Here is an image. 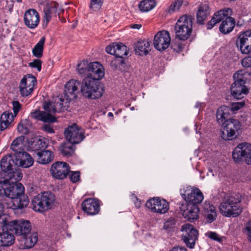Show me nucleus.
I'll list each match as a JSON object with an SVG mask.
<instances>
[{
    "instance_id": "f257e3e1",
    "label": "nucleus",
    "mask_w": 251,
    "mask_h": 251,
    "mask_svg": "<svg viewBox=\"0 0 251 251\" xmlns=\"http://www.w3.org/2000/svg\"><path fill=\"white\" fill-rule=\"evenodd\" d=\"M80 83L71 79L65 85L64 95L56 97L53 102H45L44 109L50 114L67 110L71 100L77 98Z\"/></svg>"
},
{
    "instance_id": "f03ea898",
    "label": "nucleus",
    "mask_w": 251,
    "mask_h": 251,
    "mask_svg": "<svg viewBox=\"0 0 251 251\" xmlns=\"http://www.w3.org/2000/svg\"><path fill=\"white\" fill-rule=\"evenodd\" d=\"M243 198L240 193H233L225 196L219 205V210L223 216L236 217L242 212L241 205Z\"/></svg>"
},
{
    "instance_id": "7ed1b4c3",
    "label": "nucleus",
    "mask_w": 251,
    "mask_h": 251,
    "mask_svg": "<svg viewBox=\"0 0 251 251\" xmlns=\"http://www.w3.org/2000/svg\"><path fill=\"white\" fill-rule=\"evenodd\" d=\"M0 229L9 230L20 237H25L31 231L30 222L23 219L9 221V218L5 215L0 217Z\"/></svg>"
},
{
    "instance_id": "20e7f679",
    "label": "nucleus",
    "mask_w": 251,
    "mask_h": 251,
    "mask_svg": "<svg viewBox=\"0 0 251 251\" xmlns=\"http://www.w3.org/2000/svg\"><path fill=\"white\" fill-rule=\"evenodd\" d=\"M5 196L12 199L14 209H23L26 207L29 202L28 197L25 195V188L20 183H13L8 181L6 184Z\"/></svg>"
},
{
    "instance_id": "39448f33",
    "label": "nucleus",
    "mask_w": 251,
    "mask_h": 251,
    "mask_svg": "<svg viewBox=\"0 0 251 251\" xmlns=\"http://www.w3.org/2000/svg\"><path fill=\"white\" fill-rule=\"evenodd\" d=\"M80 83L78 87L79 92L82 96L90 99L100 98L104 93V89L100 82L89 78H84L82 82L75 80Z\"/></svg>"
},
{
    "instance_id": "423d86ee",
    "label": "nucleus",
    "mask_w": 251,
    "mask_h": 251,
    "mask_svg": "<svg viewBox=\"0 0 251 251\" xmlns=\"http://www.w3.org/2000/svg\"><path fill=\"white\" fill-rule=\"evenodd\" d=\"M192 20L190 16L183 15L179 18L175 27L176 39L185 41L189 38L192 31Z\"/></svg>"
},
{
    "instance_id": "0eeeda50",
    "label": "nucleus",
    "mask_w": 251,
    "mask_h": 251,
    "mask_svg": "<svg viewBox=\"0 0 251 251\" xmlns=\"http://www.w3.org/2000/svg\"><path fill=\"white\" fill-rule=\"evenodd\" d=\"M55 201L54 195L50 191H46L35 196L32 201L33 209L43 212L51 208Z\"/></svg>"
},
{
    "instance_id": "6e6552de",
    "label": "nucleus",
    "mask_w": 251,
    "mask_h": 251,
    "mask_svg": "<svg viewBox=\"0 0 251 251\" xmlns=\"http://www.w3.org/2000/svg\"><path fill=\"white\" fill-rule=\"evenodd\" d=\"M243 157L246 163L251 165V144L244 142L239 144L232 152V158L235 162H240Z\"/></svg>"
},
{
    "instance_id": "1a4fd4ad",
    "label": "nucleus",
    "mask_w": 251,
    "mask_h": 251,
    "mask_svg": "<svg viewBox=\"0 0 251 251\" xmlns=\"http://www.w3.org/2000/svg\"><path fill=\"white\" fill-rule=\"evenodd\" d=\"M224 131L223 138L226 140H231L237 136L236 134L240 129L241 125L238 120L228 119L223 124Z\"/></svg>"
},
{
    "instance_id": "9d476101",
    "label": "nucleus",
    "mask_w": 251,
    "mask_h": 251,
    "mask_svg": "<svg viewBox=\"0 0 251 251\" xmlns=\"http://www.w3.org/2000/svg\"><path fill=\"white\" fill-rule=\"evenodd\" d=\"M183 232L182 239L187 247L193 249L194 248L196 240L198 238V231L194 228L192 225L186 224L181 227Z\"/></svg>"
},
{
    "instance_id": "9b49d317",
    "label": "nucleus",
    "mask_w": 251,
    "mask_h": 251,
    "mask_svg": "<svg viewBox=\"0 0 251 251\" xmlns=\"http://www.w3.org/2000/svg\"><path fill=\"white\" fill-rule=\"evenodd\" d=\"M66 140L74 144H78L85 138L83 130L76 124L68 126L64 132Z\"/></svg>"
},
{
    "instance_id": "f8f14e48",
    "label": "nucleus",
    "mask_w": 251,
    "mask_h": 251,
    "mask_svg": "<svg viewBox=\"0 0 251 251\" xmlns=\"http://www.w3.org/2000/svg\"><path fill=\"white\" fill-rule=\"evenodd\" d=\"M171 43V37L169 32L162 30L158 31L154 36L153 44L158 51H163L167 49Z\"/></svg>"
},
{
    "instance_id": "ddd939ff",
    "label": "nucleus",
    "mask_w": 251,
    "mask_h": 251,
    "mask_svg": "<svg viewBox=\"0 0 251 251\" xmlns=\"http://www.w3.org/2000/svg\"><path fill=\"white\" fill-rule=\"evenodd\" d=\"M146 206L152 212L160 214L166 213L169 208V203L164 199L153 198L147 201Z\"/></svg>"
},
{
    "instance_id": "4468645a",
    "label": "nucleus",
    "mask_w": 251,
    "mask_h": 251,
    "mask_svg": "<svg viewBox=\"0 0 251 251\" xmlns=\"http://www.w3.org/2000/svg\"><path fill=\"white\" fill-rule=\"evenodd\" d=\"M69 165L65 162L57 161L53 163L50 169L52 176L58 179L66 177L70 172Z\"/></svg>"
},
{
    "instance_id": "2eb2a0df",
    "label": "nucleus",
    "mask_w": 251,
    "mask_h": 251,
    "mask_svg": "<svg viewBox=\"0 0 251 251\" xmlns=\"http://www.w3.org/2000/svg\"><path fill=\"white\" fill-rule=\"evenodd\" d=\"M179 208L182 216L188 221L193 222L198 219L200 212L198 205L185 203H182Z\"/></svg>"
},
{
    "instance_id": "dca6fc26",
    "label": "nucleus",
    "mask_w": 251,
    "mask_h": 251,
    "mask_svg": "<svg viewBox=\"0 0 251 251\" xmlns=\"http://www.w3.org/2000/svg\"><path fill=\"white\" fill-rule=\"evenodd\" d=\"M236 46L243 54L251 52V31L248 30L240 34L236 41Z\"/></svg>"
},
{
    "instance_id": "f3484780",
    "label": "nucleus",
    "mask_w": 251,
    "mask_h": 251,
    "mask_svg": "<svg viewBox=\"0 0 251 251\" xmlns=\"http://www.w3.org/2000/svg\"><path fill=\"white\" fill-rule=\"evenodd\" d=\"M232 14V10L229 8L221 9L215 12L211 20L206 25L207 29H212L217 24L224 21L226 18H229Z\"/></svg>"
},
{
    "instance_id": "a211bd4d",
    "label": "nucleus",
    "mask_w": 251,
    "mask_h": 251,
    "mask_svg": "<svg viewBox=\"0 0 251 251\" xmlns=\"http://www.w3.org/2000/svg\"><path fill=\"white\" fill-rule=\"evenodd\" d=\"M105 50L115 57L125 58L128 54L127 47L122 43H113L106 47Z\"/></svg>"
},
{
    "instance_id": "6ab92c4d",
    "label": "nucleus",
    "mask_w": 251,
    "mask_h": 251,
    "mask_svg": "<svg viewBox=\"0 0 251 251\" xmlns=\"http://www.w3.org/2000/svg\"><path fill=\"white\" fill-rule=\"evenodd\" d=\"M15 160V165L17 167L28 168L33 163V159L31 156L24 151L13 154Z\"/></svg>"
},
{
    "instance_id": "aec40b11",
    "label": "nucleus",
    "mask_w": 251,
    "mask_h": 251,
    "mask_svg": "<svg viewBox=\"0 0 251 251\" xmlns=\"http://www.w3.org/2000/svg\"><path fill=\"white\" fill-rule=\"evenodd\" d=\"M59 4L55 1H51L50 3L47 4L44 8V13L43 26H46L52 16H56L59 15L60 9L58 8Z\"/></svg>"
},
{
    "instance_id": "412c9836",
    "label": "nucleus",
    "mask_w": 251,
    "mask_h": 251,
    "mask_svg": "<svg viewBox=\"0 0 251 251\" xmlns=\"http://www.w3.org/2000/svg\"><path fill=\"white\" fill-rule=\"evenodd\" d=\"M24 23L30 29L37 26L40 21V16L38 12L33 9L25 11L24 15Z\"/></svg>"
},
{
    "instance_id": "4be33fe9",
    "label": "nucleus",
    "mask_w": 251,
    "mask_h": 251,
    "mask_svg": "<svg viewBox=\"0 0 251 251\" xmlns=\"http://www.w3.org/2000/svg\"><path fill=\"white\" fill-rule=\"evenodd\" d=\"M82 210L88 215H96L100 211L99 201L96 199L88 198L82 203Z\"/></svg>"
},
{
    "instance_id": "5701e85b",
    "label": "nucleus",
    "mask_w": 251,
    "mask_h": 251,
    "mask_svg": "<svg viewBox=\"0 0 251 251\" xmlns=\"http://www.w3.org/2000/svg\"><path fill=\"white\" fill-rule=\"evenodd\" d=\"M183 198L186 200L185 203L198 205L203 200V196L201 192L198 188L192 189L191 192L187 195H182Z\"/></svg>"
},
{
    "instance_id": "b1692460",
    "label": "nucleus",
    "mask_w": 251,
    "mask_h": 251,
    "mask_svg": "<svg viewBox=\"0 0 251 251\" xmlns=\"http://www.w3.org/2000/svg\"><path fill=\"white\" fill-rule=\"evenodd\" d=\"M230 91L232 96L238 100L243 98L249 93V89L245 85L236 80L231 85Z\"/></svg>"
},
{
    "instance_id": "393cba45",
    "label": "nucleus",
    "mask_w": 251,
    "mask_h": 251,
    "mask_svg": "<svg viewBox=\"0 0 251 251\" xmlns=\"http://www.w3.org/2000/svg\"><path fill=\"white\" fill-rule=\"evenodd\" d=\"M90 65V73L89 77L90 79L98 81L104 76V69L100 63L98 62H91Z\"/></svg>"
},
{
    "instance_id": "a878e982",
    "label": "nucleus",
    "mask_w": 251,
    "mask_h": 251,
    "mask_svg": "<svg viewBox=\"0 0 251 251\" xmlns=\"http://www.w3.org/2000/svg\"><path fill=\"white\" fill-rule=\"evenodd\" d=\"M0 166L2 171L7 174L9 172L16 170L15 160L13 154L5 155L1 160Z\"/></svg>"
},
{
    "instance_id": "bb28decb",
    "label": "nucleus",
    "mask_w": 251,
    "mask_h": 251,
    "mask_svg": "<svg viewBox=\"0 0 251 251\" xmlns=\"http://www.w3.org/2000/svg\"><path fill=\"white\" fill-rule=\"evenodd\" d=\"M30 116L33 119L42 121L45 123H53L56 121V118L47 111L36 110L30 113Z\"/></svg>"
},
{
    "instance_id": "cd10ccee",
    "label": "nucleus",
    "mask_w": 251,
    "mask_h": 251,
    "mask_svg": "<svg viewBox=\"0 0 251 251\" xmlns=\"http://www.w3.org/2000/svg\"><path fill=\"white\" fill-rule=\"evenodd\" d=\"M230 111V107L226 105H222L217 109L216 118V121L219 125L222 126L224 122L228 120Z\"/></svg>"
},
{
    "instance_id": "c85d7f7f",
    "label": "nucleus",
    "mask_w": 251,
    "mask_h": 251,
    "mask_svg": "<svg viewBox=\"0 0 251 251\" xmlns=\"http://www.w3.org/2000/svg\"><path fill=\"white\" fill-rule=\"evenodd\" d=\"M235 19L231 16L223 21L219 26L220 31L223 34L231 32L235 25Z\"/></svg>"
},
{
    "instance_id": "c756f323",
    "label": "nucleus",
    "mask_w": 251,
    "mask_h": 251,
    "mask_svg": "<svg viewBox=\"0 0 251 251\" xmlns=\"http://www.w3.org/2000/svg\"><path fill=\"white\" fill-rule=\"evenodd\" d=\"M151 42L146 40L139 41L134 44L136 54L139 55H146L151 50Z\"/></svg>"
},
{
    "instance_id": "7c9ffc66",
    "label": "nucleus",
    "mask_w": 251,
    "mask_h": 251,
    "mask_svg": "<svg viewBox=\"0 0 251 251\" xmlns=\"http://www.w3.org/2000/svg\"><path fill=\"white\" fill-rule=\"evenodd\" d=\"M37 162L40 164H46L50 162L53 158L52 152L49 150H42L36 152Z\"/></svg>"
},
{
    "instance_id": "2f4dec72",
    "label": "nucleus",
    "mask_w": 251,
    "mask_h": 251,
    "mask_svg": "<svg viewBox=\"0 0 251 251\" xmlns=\"http://www.w3.org/2000/svg\"><path fill=\"white\" fill-rule=\"evenodd\" d=\"M9 230H2L0 233V246L7 247L12 245L15 241L13 233H9Z\"/></svg>"
},
{
    "instance_id": "473e14b6",
    "label": "nucleus",
    "mask_w": 251,
    "mask_h": 251,
    "mask_svg": "<svg viewBox=\"0 0 251 251\" xmlns=\"http://www.w3.org/2000/svg\"><path fill=\"white\" fill-rule=\"evenodd\" d=\"M21 242L24 244V247L26 249L32 248L38 240V235L36 232H29L25 237H20Z\"/></svg>"
},
{
    "instance_id": "72a5a7b5",
    "label": "nucleus",
    "mask_w": 251,
    "mask_h": 251,
    "mask_svg": "<svg viewBox=\"0 0 251 251\" xmlns=\"http://www.w3.org/2000/svg\"><path fill=\"white\" fill-rule=\"evenodd\" d=\"M74 144L67 141L60 144L58 151L64 156H71L75 152V147Z\"/></svg>"
},
{
    "instance_id": "f704fd0d",
    "label": "nucleus",
    "mask_w": 251,
    "mask_h": 251,
    "mask_svg": "<svg viewBox=\"0 0 251 251\" xmlns=\"http://www.w3.org/2000/svg\"><path fill=\"white\" fill-rule=\"evenodd\" d=\"M210 15L209 6L207 4H203L199 7L197 14V22L199 24L202 25L208 16Z\"/></svg>"
},
{
    "instance_id": "c9c22d12",
    "label": "nucleus",
    "mask_w": 251,
    "mask_h": 251,
    "mask_svg": "<svg viewBox=\"0 0 251 251\" xmlns=\"http://www.w3.org/2000/svg\"><path fill=\"white\" fill-rule=\"evenodd\" d=\"M21 82H22V91H23L22 93L25 94L23 87L27 85V87H28L30 92H32L37 81L36 78L34 76L30 74H27L24 76Z\"/></svg>"
},
{
    "instance_id": "e433bc0d",
    "label": "nucleus",
    "mask_w": 251,
    "mask_h": 251,
    "mask_svg": "<svg viewBox=\"0 0 251 251\" xmlns=\"http://www.w3.org/2000/svg\"><path fill=\"white\" fill-rule=\"evenodd\" d=\"M234 80L241 82L244 85L248 81L251 80V71L248 72L244 70L237 71L233 75Z\"/></svg>"
},
{
    "instance_id": "4c0bfd02",
    "label": "nucleus",
    "mask_w": 251,
    "mask_h": 251,
    "mask_svg": "<svg viewBox=\"0 0 251 251\" xmlns=\"http://www.w3.org/2000/svg\"><path fill=\"white\" fill-rule=\"evenodd\" d=\"M14 116L12 113L5 111L1 115L0 118L1 131L6 129L13 120Z\"/></svg>"
},
{
    "instance_id": "58836bf2",
    "label": "nucleus",
    "mask_w": 251,
    "mask_h": 251,
    "mask_svg": "<svg viewBox=\"0 0 251 251\" xmlns=\"http://www.w3.org/2000/svg\"><path fill=\"white\" fill-rule=\"evenodd\" d=\"M25 141V136H20L15 138L11 143V149L14 151V153H17L24 151L23 143Z\"/></svg>"
},
{
    "instance_id": "ea45409f",
    "label": "nucleus",
    "mask_w": 251,
    "mask_h": 251,
    "mask_svg": "<svg viewBox=\"0 0 251 251\" xmlns=\"http://www.w3.org/2000/svg\"><path fill=\"white\" fill-rule=\"evenodd\" d=\"M45 42V37H42L40 40L32 49L33 55L37 58H40L43 55L44 46Z\"/></svg>"
},
{
    "instance_id": "a19ab883",
    "label": "nucleus",
    "mask_w": 251,
    "mask_h": 251,
    "mask_svg": "<svg viewBox=\"0 0 251 251\" xmlns=\"http://www.w3.org/2000/svg\"><path fill=\"white\" fill-rule=\"evenodd\" d=\"M125 58L116 57L110 61L111 67L115 70H124L125 69L126 63Z\"/></svg>"
},
{
    "instance_id": "79ce46f5",
    "label": "nucleus",
    "mask_w": 251,
    "mask_h": 251,
    "mask_svg": "<svg viewBox=\"0 0 251 251\" xmlns=\"http://www.w3.org/2000/svg\"><path fill=\"white\" fill-rule=\"evenodd\" d=\"M22 177V174L19 172L16 168V170L9 172L7 174L4 175V178L11 183H15L20 180Z\"/></svg>"
},
{
    "instance_id": "37998d69",
    "label": "nucleus",
    "mask_w": 251,
    "mask_h": 251,
    "mask_svg": "<svg viewBox=\"0 0 251 251\" xmlns=\"http://www.w3.org/2000/svg\"><path fill=\"white\" fill-rule=\"evenodd\" d=\"M155 5L154 0H143L140 2L139 7L142 12H148L154 8Z\"/></svg>"
},
{
    "instance_id": "c03bdc74",
    "label": "nucleus",
    "mask_w": 251,
    "mask_h": 251,
    "mask_svg": "<svg viewBox=\"0 0 251 251\" xmlns=\"http://www.w3.org/2000/svg\"><path fill=\"white\" fill-rule=\"evenodd\" d=\"M31 145L32 149L37 151L47 147L46 142L40 139H35Z\"/></svg>"
},
{
    "instance_id": "a18cd8bd",
    "label": "nucleus",
    "mask_w": 251,
    "mask_h": 251,
    "mask_svg": "<svg viewBox=\"0 0 251 251\" xmlns=\"http://www.w3.org/2000/svg\"><path fill=\"white\" fill-rule=\"evenodd\" d=\"M176 222L175 219L170 218L168 219L164 224L163 229L167 233H170L175 228Z\"/></svg>"
},
{
    "instance_id": "49530a36",
    "label": "nucleus",
    "mask_w": 251,
    "mask_h": 251,
    "mask_svg": "<svg viewBox=\"0 0 251 251\" xmlns=\"http://www.w3.org/2000/svg\"><path fill=\"white\" fill-rule=\"evenodd\" d=\"M28 123L27 120L21 121L18 125V131L23 134H27L29 132V130L26 126Z\"/></svg>"
},
{
    "instance_id": "de8ad7c7",
    "label": "nucleus",
    "mask_w": 251,
    "mask_h": 251,
    "mask_svg": "<svg viewBox=\"0 0 251 251\" xmlns=\"http://www.w3.org/2000/svg\"><path fill=\"white\" fill-rule=\"evenodd\" d=\"M88 61L87 60H82L79 63H78L77 65V73L79 75L82 76H85V74H86V67L88 68Z\"/></svg>"
},
{
    "instance_id": "09e8293b",
    "label": "nucleus",
    "mask_w": 251,
    "mask_h": 251,
    "mask_svg": "<svg viewBox=\"0 0 251 251\" xmlns=\"http://www.w3.org/2000/svg\"><path fill=\"white\" fill-rule=\"evenodd\" d=\"M90 8L93 11L99 10L103 2V0H90Z\"/></svg>"
},
{
    "instance_id": "8fccbe9b",
    "label": "nucleus",
    "mask_w": 251,
    "mask_h": 251,
    "mask_svg": "<svg viewBox=\"0 0 251 251\" xmlns=\"http://www.w3.org/2000/svg\"><path fill=\"white\" fill-rule=\"evenodd\" d=\"M171 48L175 51L179 52L181 51L184 48V45L182 44L178 41L173 42L171 44Z\"/></svg>"
},
{
    "instance_id": "3c124183",
    "label": "nucleus",
    "mask_w": 251,
    "mask_h": 251,
    "mask_svg": "<svg viewBox=\"0 0 251 251\" xmlns=\"http://www.w3.org/2000/svg\"><path fill=\"white\" fill-rule=\"evenodd\" d=\"M28 66L32 68H36L40 72L42 68V61L38 59H35L32 62L28 63Z\"/></svg>"
},
{
    "instance_id": "603ef678",
    "label": "nucleus",
    "mask_w": 251,
    "mask_h": 251,
    "mask_svg": "<svg viewBox=\"0 0 251 251\" xmlns=\"http://www.w3.org/2000/svg\"><path fill=\"white\" fill-rule=\"evenodd\" d=\"M182 4V1L181 0H177L173 2L170 6L169 11L174 12L179 9Z\"/></svg>"
},
{
    "instance_id": "864d4df0",
    "label": "nucleus",
    "mask_w": 251,
    "mask_h": 251,
    "mask_svg": "<svg viewBox=\"0 0 251 251\" xmlns=\"http://www.w3.org/2000/svg\"><path fill=\"white\" fill-rule=\"evenodd\" d=\"M206 235L209 237V238L213 240L218 241L219 242H221L222 241V238L216 232L210 231L207 232Z\"/></svg>"
},
{
    "instance_id": "5fc2aeb1",
    "label": "nucleus",
    "mask_w": 251,
    "mask_h": 251,
    "mask_svg": "<svg viewBox=\"0 0 251 251\" xmlns=\"http://www.w3.org/2000/svg\"><path fill=\"white\" fill-rule=\"evenodd\" d=\"M13 106V110L14 114V117H16L19 111L21 110L22 105L18 101H13L12 102Z\"/></svg>"
},
{
    "instance_id": "6e6d98bb",
    "label": "nucleus",
    "mask_w": 251,
    "mask_h": 251,
    "mask_svg": "<svg viewBox=\"0 0 251 251\" xmlns=\"http://www.w3.org/2000/svg\"><path fill=\"white\" fill-rule=\"evenodd\" d=\"M7 182H8V180L5 178L3 181H0V196L5 195Z\"/></svg>"
},
{
    "instance_id": "4d7b16f0",
    "label": "nucleus",
    "mask_w": 251,
    "mask_h": 251,
    "mask_svg": "<svg viewBox=\"0 0 251 251\" xmlns=\"http://www.w3.org/2000/svg\"><path fill=\"white\" fill-rule=\"evenodd\" d=\"M70 180L75 183L78 181L80 178V173L79 172H72L70 176Z\"/></svg>"
},
{
    "instance_id": "13d9d810",
    "label": "nucleus",
    "mask_w": 251,
    "mask_h": 251,
    "mask_svg": "<svg viewBox=\"0 0 251 251\" xmlns=\"http://www.w3.org/2000/svg\"><path fill=\"white\" fill-rule=\"evenodd\" d=\"M245 104V103L244 102L233 103L231 105V107H230V110L232 111L238 110L243 107Z\"/></svg>"
},
{
    "instance_id": "bf43d9fd",
    "label": "nucleus",
    "mask_w": 251,
    "mask_h": 251,
    "mask_svg": "<svg viewBox=\"0 0 251 251\" xmlns=\"http://www.w3.org/2000/svg\"><path fill=\"white\" fill-rule=\"evenodd\" d=\"M216 217L217 213L216 210H214L212 212H210V213H207V215L206 216L207 222L209 223L213 222L214 220H215Z\"/></svg>"
},
{
    "instance_id": "052dcab7",
    "label": "nucleus",
    "mask_w": 251,
    "mask_h": 251,
    "mask_svg": "<svg viewBox=\"0 0 251 251\" xmlns=\"http://www.w3.org/2000/svg\"><path fill=\"white\" fill-rule=\"evenodd\" d=\"M24 89V94L22 93L23 91H22V82H20V84L19 86L20 92L21 95L23 97H27L29 96L32 92H30V90L28 89V87L27 86H24L23 87Z\"/></svg>"
},
{
    "instance_id": "680f3d73",
    "label": "nucleus",
    "mask_w": 251,
    "mask_h": 251,
    "mask_svg": "<svg viewBox=\"0 0 251 251\" xmlns=\"http://www.w3.org/2000/svg\"><path fill=\"white\" fill-rule=\"evenodd\" d=\"M203 208L207 213L215 210V208L213 205L210 204V203H207L206 202L203 204Z\"/></svg>"
},
{
    "instance_id": "e2e57ef3",
    "label": "nucleus",
    "mask_w": 251,
    "mask_h": 251,
    "mask_svg": "<svg viewBox=\"0 0 251 251\" xmlns=\"http://www.w3.org/2000/svg\"><path fill=\"white\" fill-rule=\"evenodd\" d=\"M245 230L247 232L248 240L251 242V221L247 224Z\"/></svg>"
},
{
    "instance_id": "0e129e2a",
    "label": "nucleus",
    "mask_w": 251,
    "mask_h": 251,
    "mask_svg": "<svg viewBox=\"0 0 251 251\" xmlns=\"http://www.w3.org/2000/svg\"><path fill=\"white\" fill-rule=\"evenodd\" d=\"M43 130L47 132L52 133L54 132V130L52 127L48 124H45L43 126Z\"/></svg>"
},
{
    "instance_id": "69168bd1",
    "label": "nucleus",
    "mask_w": 251,
    "mask_h": 251,
    "mask_svg": "<svg viewBox=\"0 0 251 251\" xmlns=\"http://www.w3.org/2000/svg\"><path fill=\"white\" fill-rule=\"evenodd\" d=\"M6 2L7 4V5L6 6V8L8 9V10L10 11H12L14 4L13 0H6Z\"/></svg>"
},
{
    "instance_id": "338daca9",
    "label": "nucleus",
    "mask_w": 251,
    "mask_h": 251,
    "mask_svg": "<svg viewBox=\"0 0 251 251\" xmlns=\"http://www.w3.org/2000/svg\"><path fill=\"white\" fill-rule=\"evenodd\" d=\"M170 251H187V249L183 247H175Z\"/></svg>"
},
{
    "instance_id": "774afa93",
    "label": "nucleus",
    "mask_w": 251,
    "mask_h": 251,
    "mask_svg": "<svg viewBox=\"0 0 251 251\" xmlns=\"http://www.w3.org/2000/svg\"><path fill=\"white\" fill-rule=\"evenodd\" d=\"M90 63H89L88 62V65H88V68L86 67V71H87L86 72V74H85V76H86V77H89V74L90 73Z\"/></svg>"
}]
</instances>
